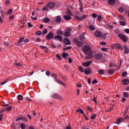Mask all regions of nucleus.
Listing matches in <instances>:
<instances>
[{
  "label": "nucleus",
  "mask_w": 129,
  "mask_h": 129,
  "mask_svg": "<svg viewBox=\"0 0 129 129\" xmlns=\"http://www.w3.org/2000/svg\"><path fill=\"white\" fill-rule=\"evenodd\" d=\"M82 51L85 55H88L85 58L86 60H87V59H91V58H93V52H92V50L90 47L85 45L82 47Z\"/></svg>",
  "instance_id": "f257e3e1"
},
{
  "label": "nucleus",
  "mask_w": 129,
  "mask_h": 129,
  "mask_svg": "<svg viewBox=\"0 0 129 129\" xmlns=\"http://www.w3.org/2000/svg\"><path fill=\"white\" fill-rule=\"evenodd\" d=\"M74 43H75V44H76L78 47H81L82 46H83V43H82V41L76 38L74 39Z\"/></svg>",
  "instance_id": "f03ea898"
},
{
  "label": "nucleus",
  "mask_w": 129,
  "mask_h": 129,
  "mask_svg": "<svg viewBox=\"0 0 129 129\" xmlns=\"http://www.w3.org/2000/svg\"><path fill=\"white\" fill-rule=\"evenodd\" d=\"M71 32H72V29L71 28H68L64 33V37H70L71 36V33H70Z\"/></svg>",
  "instance_id": "7ed1b4c3"
},
{
  "label": "nucleus",
  "mask_w": 129,
  "mask_h": 129,
  "mask_svg": "<svg viewBox=\"0 0 129 129\" xmlns=\"http://www.w3.org/2000/svg\"><path fill=\"white\" fill-rule=\"evenodd\" d=\"M94 36L97 38H100V39H102V38H103V35H102V33L99 31H95Z\"/></svg>",
  "instance_id": "20e7f679"
},
{
  "label": "nucleus",
  "mask_w": 129,
  "mask_h": 129,
  "mask_svg": "<svg viewBox=\"0 0 129 129\" xmlns=\"http://www.w3.org/2000/svg\"><path fill=\"white\" fill-rule=\"evenodd\" d=\"M87 17H88L87 15H83L81 17H79L78 16H75V18L76 20H77V21L81 22V21H83V20H85V19H86Z\"/></svg>",
  "instance_id": "39448f33"
},
{
  "label": "nucleus",
  "mask_w": 129,
  "mask_h": 129,
  "mask_svg": "<svg viewBox=\"0 0 129 129\" xmlns=\"http://www.w3.org/2000/svg\"><path fill=\"white\" fill-rule=\"evenodd\" d=\"M20 120H21L22 121H28V119L26 118L25 117H24V116H21L20 117L17 118L16 120V121H19Z\"/></svg>",
  "instance_id": "423d86ee"
},
{
  "label": "nucleus",
  "mask_w": 129,
  "mask_h": 129,
  "mask_svg": "<svg viewBox=\"0 0 129 129\" xmlns=\"http://www.w3.org/2000/svg\"><path fill=\"white\" fill-rule=\"evenodd\" d=\"M119 37L122 40L123 42H127V38L126 36L123 35V34H118Z\"/></svg>",
  "instance_id": "0eeeda50"
},
{
  "label": "nucleus",
  "mask_w": 129,
  "mask_h": 129,
  "mask_svg": "<svg viewBox=\"0 0 129 129\" xmlns=\"http://www.w3.org/2000/svg\"><path fill=\"white\" fill-rule=\"evenodd\" d=\"M54 37V34H53V32H50L48 33V34L46 35V39L48 40H51V39H53Z\"/></svg>",
  "instance_id": "6e6552de"
},
{
  "label": "nucleus",
  "mask_w": 129,
  "mask_h": 129,
  "mask_svg": "<svg viewBox=\"0 0 129 129\" xmlns=\"http://www.w3.org/2000/svg\"><path fill=\"white\" fill-rule=\"evenodd\" d=\"M103 57V55L102 53H98L95 56V59H97V61H99V60L102 59Z\"/></svg>",
  "instance_id": "1a4fd4ad"
},
{
  "label": "nucleus",
  "mask_w": 129,
  "mask_h": 129,
  "mask_svg": "<svg viewBox=\"0 0 129 129\" xmlns=\"http://www.w3.org/2000/svg\"><path fill=\"white\" fill-rule=\"evenodd\" d=\"M47 7H48V9L49 10H52L55 7V3L50 2L47 5Z\"/></svg>",
  "instance_id": "9d476101"
},
{
  "label": "nucleus",
  "mask_w": 129,
  "mask_h": 129,
  "mask_svg": "<svg viewBox=\"0 0 129 129\" xmlns=\"http://www.w3.org/2000/svg\"><path fill=\"white\" fill-rule=\"evenodd\" d=\"M93 62V61L90 60L87 62H83L82 65L83 66H84V67H88L89 65H90V64H91V63H92Z\"/></svg>",
  "instance_id": "9b49d317"
},
{
  "label": "nucleus",
  "mask_w": 129,
  "mask_h": 129,
  "mask_svg": "<svg viewBox=\"0 0 129 129\" xmlns=\"http://www.w3.org/2000/svg\"><path fill=\"white\" fill-rule=\"evenodd\" d=\"M63 43L65 45H70L71 44V41L69 40V38H65L63 39Z\"/></svg>",
  "instance_id": "f8f14e48"
},
{
  "label": "nucleus",
  "mask_w": 129,
  "mask_h": 129,
  "mask_svg": "<svg viewBox=\"0 0 129 129\" xmlns=\"http://www.w3.org/2000/svg\"><path fill=\"white\" fill-rule=\"evenodd\" d=\"M54 39L55 40H58V41L62 42V41H63V37L60 35H56L54 37Z\"/></svg>",
  "instance_id": "ddd939ff"
},
{
  "label": "nucleus",
  "mask_w": 129,
  "mask_h": 129,
  "mask_svg": "<svg viewBox=\"0 0 129 129\" xmlns=\"http://www.w3.org/2000/svg\"><path fill=\"white\" fill-rule=\"evenodd\" d=\"M115 46L116 48H117V49H118L119 50H123V48H122L121 45L119 43H115Z\"/></svg>",
  "instance_id": "4468645a"
},
{
  "label": "nucleus",
  "mask_w": 129,
  "mask_h": 129,
  "mask_svg": "<svg viewBox=\"0 0 129 129\" xmlns=\"http://www.w3.org/2000/svg\"><path fill=\"white\" fill-rule=\"evenodd\" d=\"M123 48L124 49V53L125 54H128V53H129V49H128V48H127V46L126 45H124L123 46Z\"/></svg>",
  "instance_id": "2eb2a0df"
},
{
  "label": "nucleus",
  "mask_w": 129,
  "mask_h": 129,
  "mask_svg": "<svg viewBox=\"0 0 129 129\" xmlns=\"http://www.w3.org/2000/svg\"><path fill=\"white\" fill-rule=\"evenodd\" d=\"M63 19H64L66 21H69V20H71L72 18L70 15H66L63 16Z\"/></svg>",
  "instance_id": "dca6fc26"
},
{
  "label": "nucleus",
  "mask_w": 129,
  "mask_h": 129,
  "mask_svg": "<svg viewBox=\"0 0 129 129\" xmlns=\"http://www.w3.org/2000/svg\"><path fill=\"white\" fill-rule=\"evenodd\" d=\"M56 82H57L58 84H61V85H63V86H66V84L62 82L61 80H56Z\"/></svg>",
  "instance_id": "f3484780"
},
{
  "label": "nucleus",
  "mask_w": 129,
  "mask_h": 129,
  "mask_svg": "<svg viewBox=\"0 0 129 129\" xmlns=\"http://www.w3.org/2000/svg\"><path fill=\"white\" fill-rule=\"evenodd\" d=\"M42 11L44 12H49V7H48L47 5H45V6L43 7Z\"/></svg>",
  "instance_id": "a211bd4d"
},
{
  "label": "nucleus",
  "mask_w": 129,
  "mask_h": 129,
  "mask_svg": "<svg viewBox=\"0 0 129 129\" xmlns=\"http://www.w3.org/2000/svg\"><path fill=\"white\" fill-rule=\"evenodd\" d=\"M129 84V80L127 79H124L123 80V85H126V84Z\"/></svg>",
  "instance_id": "6ab92c4d"
},
{
  "label": "nucleus",
  "mask_w": 129,
  "mask_h": 129,
  "mask_svg": "<svg viewBox=\"0 0 129 129\" xmlns=\"http://www.w3.org/2000/svg\"><path fill=\"white\" fill-rule=\"evenodd\" d=\"M24 40H25V38L21 37L18 41L17 44L19 45V44H22L23 42H24Z\"/></svg>",
  "instance_id": "aec40b11"
},
{
  "label": "nucleus",
  "mask_w": 129,
  "mask_h": 129,
  "mask_svg": "<svg viewBox=\"0 0 129 129\" xmlns=\"http://www.w3.org/2000/svg\"><path fill=\"white\" fill-rule=\"evenodd\" d=\"M121 121H123V119L122 117H120L118 119H117V122L116 123L117 124H119L121 122Z\"/></svg>",
  "instance_id": "412c9836"
},
{
  "label": "nucleus",
  "mask_w": 129,
  "mask_h": 129,
  "mask_svg": "<svg viewBox=\"0 0 129 129\" xmlns=\"http://www.w3.org/2000/svg\"><path fill=\"white\" fill-rule=\"evenodd\" d=\"M69 56V54L66 52H63L62 54V58H64V59H66L67 57Z\"/></svg>",
  "instance_id": "4be33fe9"
},
{
  "label": "nucleus",
  "mask_w": 129,
  "mask_h": 129,
  "mask_svg": "<svg viewBox=\"0 0 129 129\" xmlns=\"http://www.w3.org/2000/svg\"><path fill=\"white\" fill-rule=\"evenodd\" d=\"M89 29L91 31H95V27L93 25H89Z\"/></svg>",
  "instance_id": "5701e85b"
},
{
  "label": "nucleus",
  "mask_w": 129,
  "mask_h": 129,
  "mask_svg": "<svg viewBox=\"0 0 129 129\" xmlns=\"http://www.w3.org/2000/svg\"><path fill=\"white\" fill-rule=\"evenodd\" d=\"M77 112H79V113H81L82 114H84V115H85L84 114V111H83L81 109H77L76 110Z\"/></svg>",
  "instance_id": "b1692460"
},
{
  "label": "nucleus",
  "mask_w": 129,
  "mask_h": 129,
  "mask_svg": "<svg viewBox=\"0 0 129 129\" xmlns=\"http://www.w3.org/2000/svg\"><path fill=\"white\" fill-rule=\"evenodd\" d=\"M115 2H116V0H108V4L112 6L114 4H115Z\"/></svg>",
  "instance_id": "393cba45"
},
{
  "label": "nucleus",
  "mask_w": 129,
  "mask_h": 129,
  "mask_svg": "<svg viewBox=\"0 0 129 129\" xmlns=\"http://www.w3.org/2000/svg\"><path fill=\"white\" fill-rule=\"evenodd\" d=\"M84 73H85V74H87V75L90 74V69H86L84 70Z\"/></svg>",
  "instance_id": "a878e982"
},
{
  "label": "nucleus",
  "mask_w": 129,
  "mask_h": 129,
  "mask_svg": "<svg viewBox=\"0 0 129 129\" xmlns=\"http://www.w3.org/2000/svg\"><path fill=\"white\" fill-rule=\"evenodd\" d=\"M124 11H125V9H124V7H121L119 8V12L120 13H124Z\"/></svg>",
  "instance_id": "bb28decb"
},
{
  "label": "nucleus",
  "mask_w": 129,
  "mask_h": 129,
  "mask_svg": "<svg viewBox=\"0 0 129 129\" xmlns=\"http://www.w3.org/2000/svg\"><path fill=\"white\" fill-rule=\"evenodd\" d=\"M78 69L80 72H81L82 73H83V72H84V68H83V67L79 66Z\"/></svg>",
  "instance_id": "cd10ccee"
},
{
  "label": "nucleus",
  "mask_w": 129,
  "mask_h": 129,
  "mask_svg": "<svg viewBox=\"0 0 129 129\" xmlns=\"http://www.w3.org/2000/svg\"><path fill=\"white\" fill-rule=\"evenodd\" d=\"M18 100H23L24 99V97L21 95H19L17 97Z\"/></svg>",
  "instance_id": "c85d7f7f"
},
{
  "label": "nucleus",
  "mask_w": 129,
  "mask_h": 129,
  "mask_svg": "<svg viewBox=\"0 0 129 129\" xmlns=\"http://www.w3.org/2000/svg\"><path fill=\"white\" fill-rule=\"evenodd\" d=\"M57 35H63V31L60 30H57L56 31Z\"/></svg>",
  "instance_id": "c756f323"
},
{
  "label": "nucleus",
  "mask_w": 129,
  "mask_h": 129,
  "mask_svg": "<svg viewBox=\"0 0 129 129\" xmlns=\"http://www.w3.org/2000/svg\"><path fill=\"white\" fill-rule=\"evenodd\" d=\"M108 73L109 74H110V75H112V74H113L114 73V70L110 69L108 71Z\"/></svg>",
  "instance_id": "7c9ffc66"
},
{
  "label": "nucleus",
  "mask_w": 129,
  "mask_h": 129,
  "mask_svg": "<svg viewBox=\"0 0 129 129\" xmlns=\"http://www.w3.org/2000/svg\"><path fill=\"white\" fill-rule=\"evenodd\" d=\"M56 23H60L61 22V17L60 16H57L56 17Z\"/></svg>",
  "instance_id": "2f4dec72"
},
{
  "label": "nucleus",
  "mask_w": 129,
  "mask_h": 129,
  "mask_svg": "<svg viewBox=\"0 0 129 129\" xmlns=\"http://www.w3.org/2000/svg\"><path fill=\"white\" fill-rule=\"evenodd\" d=\"M0 13L2 17L5 18V12H4V10H3V9L1 10Z\"/></svg>",
  "instance_id": "473e14b6"
},
{
  "label": "nucleus",
  "mask_w": 129,
  "mask_h": 129,
  "mask_svg": "<svg viewBox=\"0 0 129 129\" xmlns=\"http://www.w3.org/2000/svg\"><path fill=\"white\" fill-rule=\"evenodd\" d=\"M97 19L99 22H102V16H101V15L98 16Z\"/></svg>",
  "instance_id": "72a5a7b5"
},
{
  "label": "nucleus",
  "mask_w": 129,
  "mask_h": 129,
  "mask_svg": "<svg viewBox=\"0 0 129 129\" xmlns=\"http://www.w3.org/2000/svg\"><path fill=\"white\" fill-rule=\"evenodd\" d=\"M119 23L121 26H125V25H126V23H125V22L124 21H119Z\"/></svg>",
  "instance_id": "f704fd0d"
},
{
  "label": "nucleus",
  "mask_w": 129,
  "mask_h": 129,
  "mask_svg": "<svg viewBox=\"0 0 129 129\" xmlns=\"http://www.w3.org/2000/svg\"><path fill=\"white\" fill-rule=\"evenodd\" d=\"M98 73L100 74V75H103L104 74V70H100L98 71Z\"/></svg>",
  "instance_id": "c9c22d12"
},
{
  "label": "nucleus",
  "mask_w": 129,
  "mask_h": 129,
  "mask_svg": "<svg viewBox=\"0 0 129 129\" xmlns=\"http://www.w3.org/2000/svg\"><path fill=\"white\" fill-rule=\"evenodd\" d=\"M14 64L15 66H18L19 67H21V66H22V64H21V63L18 62L17 61H15L14 62Z\"/></svg>",
  "instance_id": "e433bc0d"
},
{
  "label": "nucleus",
  "mask_w": 129,
  "mask_h": 129,
  "mask_svg": "<svg viewBox=\"0 0 129 129\" xmlns=\"http://www.w3.org/2000/svg\"><path fill=\"white\" fill-rule=\"evenodd\" d=\"M106 28H107L109 29H112L113 28V26L112 25H111L110 24H106Z\"/></svg>",
  "instance_id": "4c0bfd02"
},
{
  "label": "nucleus",
  "mask_w": 129,
  "mask_h": 129,
  "mask_svg": "<svg viewBox=\"0 0 129 129\" xmlns=\"http://www.w3.org/2000/svg\"><path fill=\"white\" fill-rule=\"evenodd\" d=\"M123 96L124 97H125L126 98H127L129 96L128 93L127 92H125L123 93Z\"/></svg>",
  "instance_id": "58836bf2"
},
{
  "label": "nucleus",
  "mask_w": 129,
  "mask_h": 129,
  "mask_svg": "<svg viewBox=\"0 0 129 129\" xmlns=\"http://www.w3.org/2000/svg\"><path fill=\"white\" fill-rule=\"evenodd\" d=\"M95 117H96V114H95L94 113L92 114V115L91 116V119H94V118H95Z\"/></svg>",
  "instance_id": "ea45409f"
},
{
  "label": "nucleus",
  "mask_w": 129,
  "mask_h": 129,
  "mask_svg": "<svg viewBox=\"0 0 129 129\" xmlns=\"http://www.w3.org/2000/svg\"><path fill=\"white\" fill-rule=\"evenodd\" d=\"M119 18L120 20H122V21H125V18H124V17L123 16L119 15Z\"/></svg>",
  "instance_id": "a19ab883"
},
{
  "label": "nucleus",
  "mask_w": 129,
  "mask_h": 129,
  "mask_svg": "<svg viewBox=\"0 0 129 129\" xmlns=\"http://www.w3.org/2000/svg\"><path fill=\"white\" fill-rule=\"evenodd\" d=\"M66 14L68 15L69 16H72V13L69 10H68Z\"/></svg>",
  "instance_id": "79ce46f5"
},
{
  "label": "nucleus",
  "mask_w": 129,
  "mask_h": 129,
  "mask_svg": "<svg viewBox=\"0 0 129 129\" xmlns=\"http://www.w3.org/2000/svg\"><path fill=\"white\" fill-rule=\"evenodd\" d=\"M21 127L22 129H25L26 128V125L25 123H21Z\"/></svg>",
  "instance_id": "37998d69"
},
{
  "label": "nucleus",
  "mask_w": 129,
  "mask_h": 129,
  "mask_svg": "<svg viewBox=\"0 0 129 129\" xmlns=\"http://www.w3.org/2000/svg\"><path fill=\"white\" fill-rule=\"evenodd\" d=\"M51 97H52V98H57V97H58V95H57V94H53Z\"/></svg>",
  "instance_id": "c03bdc74"
},
{
  "label": "nucleus",
  "mask_w": 129,
  "mask_h": 129,
  "mask_svg": "<svg viewBox=\"0 0 129 129\" xmlns=\"http://www.w3.org/2000/svg\"><path fill=\"white\" fill-rule=\"evenodd\" d=\"M80 39L81 41H83L84 40V35H80Z\"/></svg>",
  "instance_id": "a18cd8bd"
},
{
  "label": "nucleus",
  "mask_w": 129,
  "mask_h": 129,
  "mask_svg": "<svg viewBox=\"0 0 129 129\" xmlns=\"http://www.w3.org/2000/svg\"><path fill=\"white\" fill-rule=\"evenodd\" d=\"M13 13V9H9L7 12L8 15H11Z\"/></svg>",
  "instance_id": "49530a36"
},
{
  "label": "nucleus",
  "mask_w": 129,
  "mask_h": 129,
  "mask_svg": "<svg viewBox=\"0 0 129 129\" xmlns=\"http://www.w3.org/2000/svg\"><path fill=\"white\" fill-rule=\"evenodd\" d=\"M44 22L45 23H48V22H50V19L48 18H45L44 19Z\"/></svg>",
  "instance_id": "de8ad7c7"
},
{
  "label": "nucleus",
  "mask_w": 129,
  "mask_h": 129,
  "mask_svg": "<svg viewBox=\"0 0 129 129\" xmlns=\"http://www.w3.org/2000/svg\"><path fill=\"white\" fill-rule=\"evenodd\" d=\"M100 45H101L102 46H105V45H107V43L106 42H103V41H101L100 43Z\"/></svg>",
  "instance_id": "09e8293b"
},
{
  "label": "nucleus",
  "mask_w": 129,
  "mask_h": 129,
  "mask_svg": "<svg viewBox=\"0 0 129 129\" xmlns=\"http://www.w3.org/2000/svg\"><path fill=\"white\" fill-rule=\"evenodd\" d=\"M101 50L103 51V52H107L108 50V48H102L101 49Z\"/></svg>",
  "instance_id": "8fccbe9b"
},
{
  "label": "nucleus",
  "mask_w": 129,
  "mask_h": 129,
  "mask_svg": "<svg viewBox=\"0 0 129 129\" xmlns=\"http://www.w3.org/2000/svg\"><path fill=\"white\" fill-rule=\"evenodd\" d=\"M126 75H127V72H123L122 73V75H121L122 77H125V76H126Z\"/></svg>",
  "instance_id": "3c124183"
},
{
  "label": "nucleus",
  "mask_w": 129,
  "mask_h": 129,
  "mask_svg": "<svg viewBox=\"0 0 129 129\" xmlns=\"http://www.w3.org/2000/svg\"><path fill=\"white\" fill-rule=\"evenodd\" d=\"M56 58L58 60H61L62 59V57L59 54H56Z\"/></svg>",
  "instance_id": "603ef678"
},
{
  "label": "nucleus",
  "mask_w": 129,
  "mask_h": 129,
  "mask_svg": "<svg viewBox=\"0 0 129 129\" xmlns=\"http://www.w3.org/2000/svg\"><path fill=\"white\" fill-rule=\"evenodd\" d=\"M47 33H48V30H47V29H44L43 31V34H44V35H46Z\"/></svg>",
  "instance_id": "864d4df0"
},
{
  "label": "nucleus",
  "mask_w": 129,
  "mask_h": 129,
  "mask_svg": "<svg viewBox=\"0 0 129 129\" xmlns=\"http://www.w3.org/2000/svg\"><path fill=\"white\" fill-rule=\"evenodd\" d=\"M12 106H9L6 109V110L7 111H11V110H12Z\"/></svg>",
  "instance_id": "5fc2aeb1"
},
{
  "label": "nucleus",
  "mask_w": 129,
  "mask_h": 129,
  "mask_svg": "<svg viewBox=\"0 0 129 129\" xmlns=\"http://www.w3.org/2000/svg\"><path fill=\"white\" fill-rule=\"evenodd\" d=\"M7 82H8V80H5L4 82H3L0 84V85H4V84H6V83H7Z\"/></svg>",
  "instance_id": "6e6d98bb"
},
{
  "label": "nucleus",
  "mask_w": 129,
  "mask_h": 129,
  "mask_svg": "<svg viewBox=\"0 0 129 129\" xmlns=\"http://www.w3.org/2000/svg\"><path fill=\"white\" fill-rule=\"evenodd\" d=\"M41 34H42V32H41V31H37L36 33V35H37V36H41Z\"/></svg>",
  "instance_id": "4d7b16f0"
},
{
  "label": "nucleus",
  "mask_w": 129,
  "mask_h": 129,
  "mask_svg": "<svg viewBox=\"0 0 129 129\" xmlns=\"http://www.w3.org/2000/svg\"><path fill=\"white\" fill-rule=\"evenodd\" d=\"M92 18H97V14L94 13L92 15Z\"/></svg>",
  "instance_id": "13d9d810"
},
{
  "label": "nucleus",
  "mask_w": 129,
  "mask_h": 129,
  "mask_svg": "<svg viewBox=\"0 0 129 129\" xmlns=\"http://www.w3.org/2000/svg\"><path fill=\"white\" fill-rule=\"evenodd\" d=\"M98 82V81L96 80V79H95L92 81L93 84H96V83H97Z\"/></svg>",
  "instance_id": "bf43d9fd"
},
{
  "label": "nucleus",
  "mask_w": 129,
  "mask_h": 129,
  "mask_svg": "<svg viewBox=\"0 0 129 129\" xmlns=\"http://www.w3.org/2000/svg\"><path fill=\"white\" fill-rule=\"evenodd\" d=\"M52 77H54V78H56L57 77V75L55 73H53L51 74Z\"/></svg>",
  "instance_id": "052dcab7"
},
{
  "label": "nucleus",
  "mask_w": 129,
  "mask_h": 129,
  "mask_svg": "<svg viewBox=\"0 0 129 129\" xmlns=\"http://www.w3.org/2000/svg\"><path fill=\"white\" fill-rule=\"evenodd\" d=\"M27 25H28V27H29V28H32V27H33V25H32V24H31V23H30V22H28V23H27Z\"/></svg>",
  "instance_id": "680f3d73"
},
{
  "label": "nucleus",
  "mask_w": 129,
  "mask_h": 129,
  "mask_svg": "<svg viewBox=\"0 0 129 129\" xmlns=\"http://www.w3.org/2000/svg\"><path fill=\"white\" fill-rule=\"evenodd\" d=\"M50 74H51V73L50 72V71H47L46 72V75H47V76H50Z\"/></svg>",
  "instance_id": "e2e57ef3"
},
{
  "label": "nucleus",
  "mask_w": 129,
  "mask_h": 129,
  "mask_svg": "<svg viewBox=\"0 0 129 129\" xmlns=\"http://www.w3.org/2000/svg\"><path fill=\"white\" fill-rule=\"evenodd\" d=\"M4 117V114H2L0 115V120L2 121L3 120V117Z\"/></svg>",
  "instance_id": "0e129e2a"
},
{
  "label": "nucleus",
  "mask_w": 129,
  "mask_h": 129,
  "mask_svg": "<svg viewBox=\"0 0 129 129\" xmlns=\"http://www.w3.org/2000/svg\"><path fill=\"white\" fill-rule=\"evenodd\" d=\"M125 32L126 33V34H129V29H125Z\"/></svg>",
  "instance_id": "69168bd1"
},
{
  "label": "nucleus",
  "mask_w": 129,
  "mask_h": 129,
  "mask_svg": "<svg viewBox=\"0 0 129 129\" xmlns=\"http://www.w3.org/2000/svg\"><path fill=\"white\" fill-rule=\"evenodd\" d=\"M87 108L89 111H92V108L91 107H87Z\"/></svg>",
  "instance_id": "338daca9"
},
{
  "label": "nucleus",
  "mask_w": 129,
  "mask_h": 129,
  "mask_svg": "<svg viewBox=\"0 0 129 129\" xmlns=\"http://www.w3.org/2000/svg\"><path fill=\"white\" fill-rule=\"evenodd\" d=\"M40 47L41 49H45L46 48H47L46 46L43 45H41Z\"/></svg>",
  "instance_id": "774afa93"
}]
</instances>
